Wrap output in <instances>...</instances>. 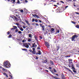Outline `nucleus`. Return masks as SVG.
<instances>
[{"instance_id":"338daca9","label":"nucleus","mask_w":79,"mask_h":79,"mask_svg":"<svg viewBox=\"0 0 79 79\" xmlns=\"http://www.w3.org/2000/svg\"><path fill=\"white\" fill-rule=\"evenodd\" d=\"M14 29H14V28H13L11 29V30H12V31H15V30H14Z\"/></svg>"},{"instance_id":"c03bdc74","label":"nucleus","mask_w":79,"mask_h":79,"mask_svg":"<svg viewBox=\"0 0 79 79\" xmlns=\"http://www.w3.org/2000/svg\"><path fill=\"white\" fill-rule=\"evenodd\" d=\"M34 11H35V12H37V13H38V11H38V10H34Z\"/></svg>"},{"instance_id":"5701e85b","label":"nucleus","mask_w":79,"mask_h":79,"mask_svg":"<svg viewBox=\"0 0 79 79\" xmlns=\"http://www.w3.org/2000/svg\"><path fill=\"white\" fill-rule=\"evenodd\" d=\"M32 35L31 34H29V37L30 38L31 37H32Z\"/></svg>"},{"instance_id":"393cba45","label":"nucleus","mask_w":79,"mask_h":79,"mask_svg":"<svg viewBox=\"0 0 79 79\" xmlns=\"http://www.w3.org/2000/svg\"><path fill=\"white\" fill-rule=\"evenodd\" d=\"M14 17L15 18V20H18V18H16V16H14Z\"/></svg>"},{"instance_id":"f03ea898","label":"nucleus","mask_w":79,"mask_h":79,"mask_svg":"<svg viewBox=\"0 0 79 79\" xmlns=\"http://www.w3.org/2000/svg\"><path fill=\"white\" fill-rule=\"evenodd\" d=\"M77 37L78 36H77V35H74L72 38H70V39H72V41H74L75 40V38H77Z\"/></svg>"},{"instance_id":"13d9d810","label":"nucleus","mask_w":79,"mask_h":79,"mask_svg":"<svg viewBox=\"0 0 79 79\" xmlns=\"http://www.w3.org/2000/svg\"><path fill=\"white\" fill-rule=\"evenodd\" d=\"M75 13H76V14H77V15H79V12H75Z\"/></svg>"},{"instance_id":"0e129e2a","label":"nucleus","mask_w":79,"mask_h":79,"mask_svg":"<svg viewBox=\"0 0 79 79\" xmlns=\"http://www.w3.org/2000/svg\"><path fill=\"white\" fill-rule=\"evenodd\" d=\"M2 69L3 71H5V69L4 68H2Z\"/></svg>"},{"instance_id":"3c124183","label":"nucleus","mask_w":79,"mask_h":79,"mask_svg":"<svg viewBox=\"0 0 79 79\" xmlns=\"http://www.w3.org/2000/svg\"><path fill=\"white\" fill-rule=\"evenodd\" d=\"M16 25H17V26L19 25V23H16Z\"/></svg>"},{"instance_id":"7ed1b4c3","label":"nucleus","mask_w":79,"mask_h":79,"mask_svg":"<svg viewBox=\"0 0 79 79\" xmlns=\"http://www.w3.org/2000/svg\"><path fill=\"white\" fill-rule=\"evenodd\" d=\"M23 46H24V47H25L27 48H28L29 47V45L27 43H23Z\"/></svg>"},{"instance_id":"f8f14e48","label":"nucleus","mask_w":79,"mask_h":79,"mask_svg":"<svg viewBox=\"0 0 79 79\" xmlns=\"http://www.w3.org/2000/svg\"><path fill=\"white\" fill-rule=\"evenodd\" d=\"M59 48H60V46L58 45L56 46V49L57 51L59 50Z\"/></svg>"},{"instance_id":"9b49d317","label":"nucleus","mask_w":79,"mask_h":79,"mask_svg":"<svg viewBox=\"0 0 79 79\" xmlns=\"http://www.w3.org/2000/svg\"><path fill=\"white\" fill-rule=\"evenodd\" d=\"M42 31L44 32V31H45V26H43V27H42Z\"/></svg>"},{"instance_id":"473e14b6","label":"nucleus","mask_w":79,"mask_h":79,"mask_svg":"<svg viewBox=\"0 0 79 79\" xmlns=\"http://www.w3.org/2000/svg\"><path fill=\"white\" fill-rule=\"evenodd\" d=\"M51 2H56V1L55 0H51Z\"/></svg>"},{"instance_id":"4d7b16f0","label":"nucleus","mask_w":79,"mask_h":79,"mask_svg":"<svg viewBox=\"0 0 79 79\" xmlns=\"http://www.w3.org/2000/svg\"><path fill=\"white\" fill-rule=\"evenodd\" d=\"M37 44L38 46H39V41H37Z\"/></svg>"},{"instance_id":"864d4df0","label":"nucleus","mask_w":79,"mask_h":79,"mask_svg":"<svg viewBox=\"0 0 79 79\" xmlns=\"http://www.w3.org/2000/svg\"><path fill=\"white\" fill-rule=\"evenodd\" d=\"M60 2H61V3H64V2L62 1H60Z\"/></svg>"},{"instance_id":"8fccbe9b","label":"nucleus","mask_w":79,"mask_h":79,"mask_svg":"<svg viewBox=\"0 0 79 79\" xmlns=\"http://www.w3.org/2000/svg\"><path fill=\"white\" fill-rule=\"evenodd\" d=\"M23 29H26V26H23Z\"/></svg>"},{"instance_id":"79ce46f5","label":"nucleus","mask_w":79,"mask_h":79,"mask_svg":"<svg viewBox=\"0 0 79 79\" xmlns=\"http://www.w3.org/2000/svg\"><path fill=\"white\" fill-rule=\"evenodd\" d=\"M67 2H72V0H67Z\"/></svg>"},{"instance_id":"603ef678","label":"nucleus","mask_w":79,"mask_h":79,"mask_svg":"<svg viewBox=\"0 0 79 79\" xmlns=\"http://www.w3.org/2000/svg\"><path fill=\"white\" fill-rule=\"evenodd\" d=\"M11 1H13V2H15L16 1L15 0H10Z\"/></svg>"},{"instance_id":"69168bd1","label":"nucleus","mask_w":79,"mask_h":79,"mask_svg":"<svg viewBox=\"0 0 79 79\" xmlns=\"http://www.w3.org/2000/svg\"><path fill=\"white\" fill-rule=\"evenodd\" d=\"M33 51H35V48H33Z\"/></svg>"},{"instance_id":"052dcab7","label":"nucleus","mask_w":79,"mask_h":79,"mask_svg":"<svg viewBox=\"0 0 79 79\" xmlns=\"http://www.w3.org/2000/svg\"><path fill=\"white\" fill-rule=\"evenodd\" d=\"M69 63H71V65H73V62H69Z\"/></svg>"},{"instance_id":"58836bf2","label":"nucleus","mask_w":79,"mask_h":79,"mask_svg":"<svg viewBox=\"0 0 79 79\" xmlns=\"http://www.w3.org/2000/svg\"><path fill=\"white\" fill-rule=\"evenodd\" d=\"M32 22H34V21H35V19H34L33 18L32 19Z\"/></svg>"},{"instance_id":"ea45409f","label":"nucleus","mask_w":79,"mask_h":79,"mask_svg":"<svg viewBox=\"0 0 79 79\" xmlns=\"http://www.w3.org/2000/svg\"><path fill=\"white\" fill-rule=\"evenodd\" d=\"M10 33V32L9 31H8L7 32V35H9Z\"/></svg>"},{"instance_id":"f257e3e1","label":"nucleus","mask_w":79,"mask_h":79,"mask_svg":"<svg viewBox=\"0 0 79 79\" xmlns=\"http://www.w3.org/2000/svg\"><path fill=\"white\" fill-rule=\"evenodd\" d=\"M4 66L6 68H10L11 67V64L8 61L5 62H4Z\"/></svg>"},{"instance_id":"412c9836","label":"nucleus","mask_w":79,"mask_h":79,"mask_svg":"<svg viewBox=\"0 0 79 79\" xmlns=\"http://www.w3.org/2000/svg\"><path fill=\"white\" fill-rule=\"evenodd\" d=\"M62 79H65V77L64 75L62 76Z\"/></svg>"},{"instance_id":"f704fd0d","label":"nucleus","mask_w":79,"mask_h":79,"mask_svg":"<svg viewBox=\"0 0 79 79\" xmlns=\"http://www.w3.org/2000/svg\"><path fill=\"white\" fill-rule=\"evenodd\" d=\"M15 32H18V29H16L15 30Z\"/></svg>"},{"instance_id":"e433bc0d","label":"nucleus","mask_w":79,"mask_h":79,"mask_svg":"<svg viewBox=\"0 0 79 79\" xmlns=\"http://www.w3.org/2000/svg\"><path fill=\"white\" fill-rule=\"evenodd\" d=\"M35 22H36V23H37V22H38V20H37L36 19H35Z\"/></svg>"},{"instance_id":"bb28decb","label":"nucleus","mask_w":79,"mask_h":79,"mask_svg":"<svg viewBox=\"0 0 79 79\" xmlns=\"http://www.w3.org/2000/svg\"><path fill=\"white\" fill-rule=\"evenodd\" d=\"M76 27H77V28L78 29H79V25H77L76 26Z\"/></svg>"},{"instance_id":"39448f33","label":"nucleus","mask_w":79,"mask_h":79,"mask_svg":"<svg viewBox=\"0 0 79 79\" xmlns=\"http://www.w3.org/2000/svg\"><path fill=\"white\" fill-rule=\"evenodd\" d=\"M35 47V48H36L37 47V45L35 44V43H34V44H32V47L31 48H33Z\"/></svg>"},{"instance_id":"774afa93","label":"nucleus","mask_w":79,"mask_h":79,"mask_svg":"<svg viewBox=\"0 0 79 79\" xmlns=\"http://www.w3.org/2000/svg\"><path fill=\"white\" fill-rule=\"evenodd\" d=\"M68 6H66L65 7V9H66V8H68Z\"/></svg>"},{"instance_id":"c85d7f7f","label":"nucleus","mask_w":79,"mask_h":79,"mask_svg":"<svg viewBox=\"0 0 79 79\" xmlns=\"http://www.w3.org/2000/svg\"><path fill=\"white\" fill-rule=\"evenodd\" d=\"M12 36V35H9V37H8V38H11Z\"/></svg>"},{"instance_id":"0eeeda50","label":"nucleus","mask_w":79,"mask_h":79,"mask_svg":"<svg viewBox=\"0 0 79 79\" xmlns=\"http://www.w3.org/2000/svg\"><path fill=\"white\" fill-rule=\"evenodd\" d=\"M32 16H34V17H36V18H40V17H39V15H36L35 14V15H34V14H32Z\"/></svg>"},{"instance_id":"6ab92c4d","label":"nucleus","mask_w":79,"mask_h":79,"mask_svg":"<svg viewBox=\"0 0 79 79\" xmlns=\"http://www.w3.org/2000/svg\"><path fill=\"white\" fill-rule=\"evenodd\" d=\"M22 50H23V51H26V52H27V50L25 48H22Z\"/></svg>"},{"instance_id":"b1692460","label":"nucleus","mask_w":79,"mask_h":79,"mask_svg":"<svg viewBox=\"0 0 79 79\" xmlns=\"http://www.w3.org/2000/svg\"><path fill=\"white\" fill-rule=\"evenodd\" d=\"M13 27L14 29H18V28L16 26H13Z\"/></svg>"},{"instance_id":"37998d69","label":"nucleus","mask_w":79,"mask_h":79,"mask_svg":"<svg viewBox=\"0 0 79 79\" xmlns=\"http://www.w3.org/2000/svg\"><path fill=\"white\" fill-rule=\"evenodd\" d=\"M38 20L39 21V23H42V21L41 20H40V19H38Z\"/></svg>"},{"instance_id":"6e6552de","label":"nucleus","mask_w":79,"mask_h":79,"mask_svg":"<svg viewBox=\"0 0 79 79\" xmlns=\"http://www.w3.org/2000/svg\"><path fill=\"white\" fill-rule=\"evenodd\" d=\"M66 69H67V70H68V71H69V72H71L72 74H73L74 75V73H73V72L70 69H69V68H66Z\"/></svg>"},{"instance_id":"a211bd4d","label":"nucleus","mask_w":79,"mask_h":79,"mask_svg":"<svg viewBox=\"0 0 79 79\" xmlns=\"http://www.w3.org/2000/svg\"><path fill=\"white\" fill-rule=\"evenodd\" d=\"M4 75V76H6V77H8V75L7 74H6V73H3Z\"/></svg>"},{"instance_id":"bf43d9fd","label":"nucleus","mask_w":79,"mask_h":79,"mask_svg":"<svg viewBox=\"0 0 79 79\" xmlns=\"http://www.w3.org/2000/svg\"><path fill=\"white\" fill-rule=\"evenodd\" d=\"M39 58H38V57L37 56H36V58H35V59L36 60H38Z\"/></svg>"},{"instance_id":"ddd939ff","label":"nucleus","mask_w":79,"mask_h":79,"mask_svg":"<svg viewBox=\"0 0 79 79\" xmlns=\"http://www.w3.org/2000/svg\"><path fill=\"white\" fill-rule=\"evenodd\" d=\"M18 27L19 29L21 31H24V29L21 27V28H20V27Z\"/></svg>"},{"instance_id":"423d86ee","label":"nucleus","mask_w":79,"mask_h":79,"mask_svg":"<svg viewBox=\"0 0 79 79\" xmlns=\"http://www.w3.org/2000/svg\"><path fill=\"white\" fill-rule=\"evenodd\" d=\"M54 31H55V29H54V28H51L50 30L51 33H52V34H53V33H54V32H55Z\"/></svg>"},{"instance_id":"2f4dec72","label":"nucleus","mask_w":79,"mask_h":79,"mask_svg":"<svg viewBox=\"0 0 79 79\" xmlns=\"http://www.w3.org/2000/svg\"><path fill=\"white\" fill-rule=\"evenodd\" d=\"M56 32L58 33H59L60 32V31L59 30H56Z\"/></svg>"},{"instance_id":"c756f323","label":"nucleus","mask_w":79,"mask_h":79,"mask_svg":"<svg viewBox=\"0 0 79 79\" xmlns=\"http://www.w3.org/2000/svg\"><path fill=\"white\" fill-rule=\"evenodd\" d=\"M71 23H72L74 24H76V22H75L74 21H72Z\"/></svg>"},{"instance_id":"680f3d73","label":"nucleus","mask_w":79,"mask_h":79,"mask_svg":"<svg viewBox=\"0 0 79 79\" xmlns=\"http://www.w3.org/2000/svg\"><path fill=\"white\" fill-rule=\"evenodd\" d=\"M35 25L37 26H39V24L38 23H35Z\"/></svg>"},{"instance_id":"72a5a7b5","label":"nucleus","mask_w":79,"mask_h":79,"mask_svg":"<svg viewBox=\"0 0 79 79\" xmlns=\"http://www.w3.org/2000/svg\"><path fill=\"white\" fill-rule=\"evenodd\" d=\"M20 12H21V13H23V12H24V11H23V9H22L20 10Z\"/></svg>"},{"instance_id":"20e7f679","label":"nucleus","mask_w":79,"mask_h":79,"mask_svg":"<svg viewBox=\"0 0 79 79\" xmlns=\"http://www.w3.org/2000/svg\"><path fill=\"white\" fill-rule=\"evenodd\" d=\"M45 46L47 47L48 48H50V45L47 42H45Z\"/></svg>"},{"instance_id":"a878e982","label":"nucleus","mask_w":79,"mask_h":79,"mask_svg":"<svg viewBox=\"0 0 79 79\" xmlns=\"http://www.w3.org/2000/svg\"><path fill=\"white\" fill-rule=\"evenodd\" d=\"M40 27H41L44 26H43V24L42 23H40Z\"/></svg>"},{"instance_id":"f3484780","label":"nucleus","mask_w":79,"mask_h":79,"mask_svg":"<svg viewBox=\"0 0 79 79\" xmlns=\"http://www.w3.org/2000/svg\"><path fill=\"white\" fill-rule=\"evenodd\" d=\"M52 77H53V78H54V79H59V78H58L56 77V76H55V77H54L53 75L52 76Z\"/></svg>"},{"instance_id":"4be33fe9","label":"nucleus","mask_w":79,"mask_h":79,"mask_svg":"<svg viewBox=\"0 0 79 79\" xmlns=\"http://www.w3.org/2000/svg\"><path fill=\"white\" fill-rule=\"evenodd\" d=\"M48 60H47V59H46V60H45L44 61V63H47Z\"/></svg>"},{"instance_id":"e2e57ef3","label":"nucleus","mask_w":79,"mask_h":79,"mask_svg":"<svg viewBox=\"0 0 79 79\" xmlns=\"http://www.w3.org/2000/svg\"><path fill=\"white\" fill-rule=\"evenodd\" d=\"M54 72H55V73H56V70L55 69H54Z\"/></svg>"},{"instance_id":"4468645a","label":"nucleus","mask_w":79,"mask_h":79,"mask_svg":"<svg viewBox=\"0 0 79 79\" xmlns=\"http://www.w3.org/2000/svg\"><path fill=\"white\" fill-rule=\"evenodd\" d=\"M38 55H41V54H42V52H41V51H40V50H38Z\"/></svg>"},{"instance_id":"7c9ffc66","label":"nucleus","mask_w":79,"mask_h":79,"mask_svg":"<svg viewBox=\"0 0 79 79\" xmlns=\"http://www.w3.org/2000/svg\"><path fill=\"white\" fill-rule=\"evenodd\" d=\"M75 5H76V3H75V2H74L73 3V6H74V7L76 6Z\"/></svg>"},{"instance_id":"09e8293b","label":"nucleus","mask_w":79,"mask_h":79,"mask_svg":"<svg viewBox=\"0 0 79 79\" xmlns=\"http://www.w3.org/2000/svg\"><path fill=\"white\" fill-rule=\"evenodd\" d=\"M19 0H17V3H19Z\"/></svg>"},{"instance_id":"1a4fd4ad","label":"nucleus","mask_w":79,"mask_h":79,"mask_svg":"<svg viewBox=\"0 0 79 79\" xmlns=\"http://www.w3.org/2000/svg\"><path fill=\"white\" fill-rule=\"evenodd\" d=\"M34 37L35 40H37V41H38V40L37 39H38V38L37 37V36L36 35H35L34 36Z\"/></svg>"},{"instance_id":"a18cd8bd","label":"nucleus","mask_w":79,"mask_h":79,"mask_svg":"<svg viewBox=\"0 0 79 79\" xmlns=\"http://www.w3.org/2000/svg\"><path fill=\"white\" fill-rule=\"evenodd\" d=\"M39 37L40 38V39H43L42 37V36H40Z\"/></svg>"},{"instance_id":"a19ab883","label":"nucleus","mask_w":79,"mask_h":79,"mask_svg":"<svg viewBox=\"0 0 79 79\" xmlns=\"http://www.w3.org/2000/svg\"><path fill=\"white\" fill-rule=\"evenodd\" d=\"M69 61H73V60L71 59H69Z\"/></svg>"},{"instance_id":"2eb2a0df","label":"nucleus","mask_w":79,"mask_h":79,"mask_svg":"<svg viewBox=\"0 0 79 79\" xmlns=\"http://www.w3.org/2000/svg\"><path fill=\"white\" fill-rule=\"evenodd\" d=\"M25 21L26 22V23L29 26H30V24H29V22L27 20H25Z\"/></svg>"},{"instance_id":"aec40b11","label":"nucleus","mask_w":79,"mask_h":79,"mask_svg":"<svg viewBox=\"0 0 79 79\" xmlns=\"http://www.w3.org/2000/svg\"><path fill=\"white\" fill-rule=\"evenodd\" d=\"M32 53H33L34 55H35V53H36V52L34 51H32Z\"/></svg>"},{"instance_id":"c9c22d12","label":"nucleus","mask_w":79,"mask_h":79,"mask_svg":"<svg viewBox=\"0 0 79 79\" xmlns=\"http://www.w3.org/2000/svg\"><path fill=\"white\" fill-rule=\"evenodd\" d=\"M19 34H21L22 33V32L21 31H18Z\"/></svg>"},{"instance_id":"cd10ccee","label":"nucleus","mask_w":79,"mask_h":79,"mask_svg":"<svg viewBox=\"0 0 79 79\" xmlns=\"http://www.w3.org/2000/svg\"><path fill=\"white\" fill-rule=\"evenodd\" d=\"M26 42V40H23L22 42H23V43H24V42Z\"/></svg>"},{"instance_id":"5fc2aeb1","label":"nucleus","mask_w":79,"mask_h":79,"mask_svg":"<svg viewBox=\"0 0 79 79\" xmlns=\"http://www.w3.org/2000/svg\"><path fill=\"white\" fill-rule=\"evenodd\" d=\"M77 68H79V64H77Z\"/></svg>"},{"instance_id":"4c0bfd02","label":"nucleus","mask_w":79,"mask_h":79,"mask_svg":"<svg viewBox=\"0 0 79 79\" xmlns=\"http://www.w3.org/2000/svg\"><path fill=\"white\" fill-rule=\"evenodd\" d=\"M28 42H31V40L30 39H29L28 40Z\"/></svg>"},{"instance_id":"de8ad7c7","label":"nucleus","mask_w":79,"mask_h":79,"mask_svg":"<svg viewBox=\"0 0 79 79\" xmlns=\"http://www.w3.org/2000/svg\"><path fill=\"white\" fill-rule=\"evenodd\" d=\"M37 49L38 50H40V48L39 47V46L37 48Z\"/></svg>"},{"instance_id":"dca6fc26","label":"nucleus","mask_w":79,"mask_h":79,"mask_svg":"<svg viewBox=\"0 0 79 79\" xmlns=\"http://www.w3.org/2000/svg\"><path fill=\"white\" fill-rule=\"evenodd\" d=\"M49 62L51 65H53V62L52 61L50 60L49 61Z\"/></svg>"},{"instance_id":"6e6d98bb","label":"nucleus","mask_w":79,"mask_h":79,"mask_svg":"<svg viewBox=\"0 0 79 79\" xmlns=\"http://www.w3.org/2000/svg\"><path fill=\"white\" fill-rule=\"evenodd\" d=\"M73 71L75 73H77V71L76 70H73Z\"/></svg>"},{"instance_id":"9d476101","label":"nucleus","mask_w":79,"mask_h":79,"mask_svg":"<svg viewBox=\"0 0 79 79\" xmlns=\"http://www.w3.org/2000/svg\"><path fill=\"white\" fill-rule=\"evenodd\" d=\"M71 66L72 69H74V70H76V69H75V68H74V64H72V65H71Z\"/></svg>"},{"instance_id":"49530a36","label":"nucleus","mask_w":79,"mask_h":79,"mask_svg":"<svg viewBox=\"0 0 79 79\" xmlns=\"http://www.w3.org/2000/svg\"><path fill=\"white\" fill-rule=\"evenodd\" d=\"M9 76H10V77L11 79H13V77H12V76L11 75H10Z\"/></svg>"}]
</instances>
